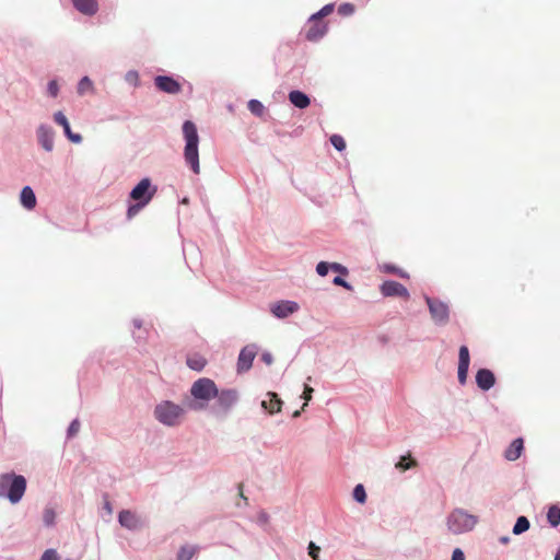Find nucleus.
<instances>
[{"mask_svg":"<svg viewBox=\"0 0 560 560\" xmlns=\"http://www.w3.org/2000/svg\"><path fill=\"white\" fill-rule=\"evenodd\" d=\"M184 140V158L195 174L200 173L198 143L199 136L196 125L191 120H186L182 127Z\"/></svg>","mask_w":560,"mask_h":560,"instance_id":"1","label":"nucleus"},{"mask_svg":"<svg viewBox=\"0 0 560 560\" xmlns=\"http://www.w3.org/2000/svg\"><path fill=\"white\" fill-rule=\"evenodd\" d=\"M26 490V479L22 475L5 472L0 475V498L11 503L20 502Z\"/></svg>","mask_w":560,"mask_h":560,"instance_id":"2","label":"nucleus"},{"mask_svg":"<svg viewBox=\"0 0 560 560\" xmlns=\"http://www.w3.org/2000/svg\"><path fill=\"white\" fill-rule=\"evenodd\" d=\"M191 396L196 399L189 407L195 410L205 408L206 402L217 397L218 388L214 382L208 377L197 380L190 388Z\"/></svg>","mask_w":560,"mask_h":560,"instance_id":"3","label":"nucleus"},{"mask_svg":"<svg viewBox=\"0 0 560 560\" xmlns=\"http://www.w3.org/2000/svg\"><path fill=\"white\" fill-rule=\"evenodd\" d=\"M184 415L185 410L183 407L168 400L159 404L154 409L155 418L168 427L179 424Z\"/></svg>","mask_w":560,"mask_h":560,"instance_id":"4","label":"nucleus"},{"mask_svg":"<svg viewBox=\"0 0 560 560\" xmlns=\"http://www.w3.org/2000/svg\"><path fill=\"white\" fill-rule=\"evenodd\" d=\"M478 520L475 515L468 514L464 510H454L447 518V527L453 534H462L471 530Z\"/></svg>","mask_w":560,"mask_h":560,"instance_id":"5","label":"nucleus"},{"mask_svg":"<svg viewBox=\"0 0 560 560\" xmlns=\"http://www.w3.org/2000/svg\"><path fill=\"white\" fill-rule=\"evenodd\" d=\"M156 191L158 188L152 186L150 178H142L130 191V198L135 201L142 202V205H148Z\"/></svg>","mask_w":560,"mask_h":560,"instance_id":"6","label":"nucleus"},{"mask_svg":"<svg viewBox=\"0 0 560 560\" xmlns=\"http://www.w3.org/2000/svg\"><path fill=\"white\" fill-rule=\"evenodd\" d=\"M432 319L438 324H446L448 320V306L435 299L425 298Z\"/></svg>","mask_w":560,"mask_h":560,"instance_id":"7","label":"nucleus"},{"mask_svg":"<svg viewBox=\"0 0 560 560\" xmlns=\"http://www.w3.org/2000/svg\"><path fill=\"white\" fill-rule=\"evenodd\" d=\"M326 32L327 24L323 20L317 19V15H312L305 32L306 39L310 42H316L320 39Z\"/></svg>","mask_w":560,"mask_h":560,"instance_id":"8","label":"nucleus"},{"mask_svg":"<svg viewBox=\"0 0 560 560\" xmlns=\"http://www.w3.org/2000/svg\"><path fill=\"white\" fill-rule=\"evenodd\" d=\"M380 290L384 296H400L404 299H409V292L406 287L397 281H384Z\"/></svg>","mask_w":560,"mask_h":560,"instance_id":"9","label":"nucleus"},{"mask_svg":"<svg viewBox=\"0 0 560 560\" xmlns=\"http://www.w3.org/2000/svg\"><path fill=\"white\" fill-rule=\"evenodd\" d=\"M470 363L469 350L466 346H462L458 352V382L464 385L467 381L468 369Z\"/></svg>","mask_w":560,"mask_h":560,"instance_id":"10","label":"nucleus"},{"mask_svg":"<svg viewBox=\"0 0 560 560\" xmlns=\"http://www.w3.org/2000/svg\"><path fill=\"white\" fill-rule=\"evenodd\" d=\"M154 83L160 91L168 94H177L182 90L179 82L167 75H158L154 79Z\"/></svg>","mask_w":560,"mask_h":560,"instance_id":"11","label":"nucleus"},{"mask_svg":"<svg viewBox=\"0 0 560 560\" xmlns=\"http://www.w3.org/2000/svg\"><path fill=\"white\" fill-rule=\"evenodd\" d=\"M298 310L299 305L293 301H279L271 305V313L278 318H285Z\"/></svg>","mask_w":560,"mask_h":560,"instance_id":"12","label":"nucleus"},{"mask_svg":"<svg viewBox=\"0 0 560 560\" xmlns=\"http://www.w3.org/2000/svg\"><path fill=\"white\" fill-rule=\"evenodd\" d=\"M118 522L122 527L130 530L138 529L141 526L140 517L137 515V513L130 510L120 511L118 515Z\"/></svg>","mask_w":560,"mask_h":560,"instance_id":"13","label":"nucleus"},{"mask_svg":"<svg viewBox=\"0 0 560 560\" xmlns=\"http://www.w3.org/2000/svg\"><path fill=\"white\" fill-rule=\"evenodd\" d=\"M54 120L56 124L62 126L63 128V131H65V135L67 136V138L73 142V143H80L82 141V136L79 135V133H73L71 131V128H70V125H69V121L67 119V117L63 115L62 112H57L55 115H54Z\"/></svg>","mask_w":560,"mask_h":560,"instance_id":"14","label":"nucleus"},{"mask_svg":"<svg viewBox=\"0 0 560 560\" xmlns=\"http://www.w3.org/2000/svg\"><path fill=\"white\" fill-rule=\"evenodd\" d=\"M476 383L482 390H489L495 383L494 374L488 369H480L476 374Z\"/></svg>","mask_w":560,"mask_h":560,"instance_id":"15","label":"nucleus"},{"mask_svg":"<svg viewBox=\"0 0 560 560\" xmlns=\"http://www.w3.org/2000/svg\"><path fill=\"white\" fill-rule=\"evenodd\" d=\"M38 141L46 151L54 149V132L50 127L40 126L37 130Z\"/></svg>","mask_w":560,"mask_h":560,"instance_id":"16","label":"nucleus"},{"mask_svg":"<svg viewBox=\"0 0 560 560\" xmlns=\"http://www.w3.org/2000/svg\"><path fill=\"white\" fill-rule=\"evenodd\" d=\"M261 406L266 409L270 415L277 413L281 411L282 400L276 393H268L266 395V399L261 401Z\"/></svg>","mask_w":560,"mask_h":560,"instance_id":"17","label":"nucleus"},{"mask_svg":"<svg viewBox=\"0 0 560 560\" xmlns=\"http://www.w3.org/2000/svg\"><path fill=\"white\" fill-rule=\"evenodd\" d=\"M78 11L86 15H93L97 11L96 0H72Z\"/></svg>","mask_w":560,"mask_h":560,"instance_id":"18","label":"nucleus"},{"mask_svg":"<svg viewBox=\"0 0 560 560\" xmlns=\"http://www.w3.org/2000/svg\"><path fill=\"white\" fill-rule=\"evenodd\" d=\"M217 398L220 408L226 410L235 402L237 395L234 390L229 389L220 393L218 392Z\"/></svg>","mask_w":560,"mask_h":560,"instance_id":"19","label":"nucleus"},{"mask_svg":"<svg viewBox=\"0 0 560 560\" xmlns=\"http://www.w3.org/2000/svg\"><path fill=\"white\" fill-rule=\"evenodd\" d=\"M524 448V442L523 439H515L511 445L505 450L504 457L508 460H516Z\"/></svg>","mask_w":560,"mask_h":560,"instance_id":"20","label":"nucleus"},{"mask_svg":"<svg viewBox=\"0 0 560 560\" xmlns=\"http://www.w3.org/2000/svg\"><path fill=\"white\" fill-rule=\"evenodd\" d=\"M21 203L27 210H33L36 206V196L30 186H25L20 195Z\"/></svg>","mask_w":560,"mask_h":560,"instance_id":"21","label":"nucleus"},{"mask_svg":"<svg viewBox=\"0 0 560 560\" xmlns=\"http://www.w3.org/2000/svg\"><path fill=\"white\" fill-rule=\"evenodd\" d=\"M187 365L194 371H202L207 365V359L199 353H190L186 359Z\"/></svg>","mask_w":560,"mask_h":560,"instance_id":"22","label":"nucleus"},{"mask_svg":"<svg viewBox=\"0 0 560 560\" xmlns=\"http://www.w3.org/2000/svg\"><path fill=\"white\" fill-rule=\"evenodd\" d=\"M290 102L298 108H306L310 105V98L301 91H291L289 93Z\"/></svg>","mask_w":560,"mask_h":560,"instance_id":"23","label":"nucleus"},{"mask_svg":"<svg viewBox=\"0 0 560 560\" xmlns=\"http://www.w3.org/2000/svg\"><path fill=\"white\" fill-rule=\"evenodd\" d=\"M196 552V546H183L177 553V560H190Z\"/></svg>","mask_w":560,"mask_h":560,"instance_id":"24","label":"nucleus"},{"mask_svg":"<svg viewBox=\"0 0 560 560\" xmlns=\"http://www.w3.org/2000/svg\"><path fill=\"white\" fill-rule=\"evenodd\" d=\"M418 464L417 462L410 457V455L401 456L399 462L396 464V468L405 471L407 469L416 467Z\"/></svg>","mask_w":560,"mask_h":560,"instance_id":"25","label":"nucleus"},{"mask_svg":"<svg viewBox=\"0 0 560 560\" xmlns=\"http://www.w3.org/2000/svg\"><path fill=\"white\" fill-rule=\"evenodd\" d=\"M529 521L525 516H520L513 527L514 535H521L529 528Z\"/></svg>","mask_w":560,"mask_h":560,"instance_id":"26","label":"nucleus"},{"mask_svg":"<svg viewBox=\"0 0 560 560\" xmlns=\"http://www.w3.org/2000/svg\"><path fill=\"white\" fill-rule=\"evenodd\" d=\"M547 520L551 526L556 527L560 525V508L551 506L547 512Z\"/></svg>","mask_w":560,"mask_h":560,"instance_id":"27","label":"nucleus"},{"mask_svg":"<svg viewBox=\"0 0 560 560\" xmlns=\"http://www.w3.org/2000/svg\"><path fill=\"white\" fill-rule=\"evenodd\" d=\"M247 105L253 114L257 116H261L264 114L265 107L259 101L252 100L247 103Z\"/></svg>","mask_w":560,"mask_h":560,"instance_id":"28","label":"nucleus"},{"mask_svg":"<svg viewBox=\"0 0 560 560\" xmlns=\"http://www.w3.org/2000/svg\"><path fill=\"white\" fill-rule=\"evenodd\" d=\"M353 498L359 503H364L366 501L365 489L362 485H357L353 489Z\"/></svg>","mask_w":560,"mask_h":560,"instance_id":"29","label":"nucleus"},{"mask_svg":"<svg viewBox=\"0 0 560 560\" xmlns=\"http://www.w3.org/2000/svg\"><path fill=\"white\" fill-rule=\"evenodd\" d=\"M92 88H93L92 81L88 77H84L79 82L78 93L82 95L85 92L91 91Z\"/></svg>","mask_w":560,"mask_h":560,"instance_id":"30","label":"nucleus"},{"mask_svg":"<svg viewBox=\"0 0 560 560\" xmlns=\"http://www.w3.org/2000/svg\"><path fill=\"white\" fill-rule=\"evenodd\" d=\"M56 512L51 508H46L43 512V521L47 526H51L55 523Z\"/></svg>","mask_w":560,"mask_h":560,"instance_id":"31","label":"nucleus"},{"mask_svg":"<svg viewBox=\"0 0 560 560\" xmlns=\"http://www.w3.org/2000/svg\"><path fill=\"white\" fill-rule=\"evenodd\" d=\"M330 142L335 147V149H337L338 151H342L346 149V141L339 135H332L330 137Z\"/></svg>","mask_w":560,"mask_h":560,"instance_id":"32","label":"nucleus"},{"mask_svg":"<svg viewBox=\"0 0 560 560\" xmlns=\"http://www.w3.org/2000/svg\"><path fill=\"white\" fill-rule=\"evenodd\" d=\"M147 205H142V202H139V201H136L135 205H131L129 206L128 210H127V217L128 219H131L133 218L135 215H137L139 213V211L145 207Z\"/></svg>","mask_w":560,"mask_h":560,"instance_id":"33","label":"nucleus"},{"mask_svg":"<svg viewBox=\"0 0 560 560\" xmlns=\"http://www.w3.org/2000/svg\"><path fill=\"white\" fill-rule=\"evenodd\" d=\"M354 12V5L352 3H342L338 8V13L345 16L351 15Z\"/></svg>","mask_w":560,"mask_h":560,"instance_id":"34","label":"nucleus"},{"mask_svg":"<svg viewBox=\"0 0 560 560\" xmlns=\"http://www.w3.org/2000/svg\"><path fill=\"white\" fill-rule=\"evenodd\" d=\"M332 11H334V4H326L314 15H317V19L322 20L324 16L329 15Z\"/></svg>","mask_w":560,"mask_h":560,"instance_id":"35","label":"nucleus"},{"mask_svg":"<svg viewBox=\"0 0 560 560\" xmlns=\"http://www.w3.org/2000/svg\"><path fill=\"white\" fill-rule=\"evenodd\" d=\"M313 392H314V389L311 386H308V385L304 386V392L302 394V398L305 400V402L302 406V410H304L307 402L312 399Z\"/></svg>","mask_w":560,"mask_h":560,"instance_id":"36","label":"nucleus"},{"mask_svg":"<svg viewBox=\"0 0 560 560\" xmlns=\"http://www.w3.org/2000/svg\"><path fill=\"white\" fill-rule=\"evenodd\" d=\"M329 268L330 265L328 262L320 261L316 267V271L319 276L325 277L328 273Z\"/></svg>","mask_w":560,"mask_h":560,"instance_id":"37","label":"nucleus"},{"mask_svg":"<svg viewBox=\"0 0 560 560\" xmlns=\"http://www.w3.org/2000/svg\"><path fill=\"white\" fill-rule=\"evenodd\" d=\"M40 560H59V556H58V553L56 552V550H54V549H47V550L43 553V556H42Z\"/></svg>","mask_w":560,"mask_h":560,"instance_id":"38","label":"nucleus"},{"mask_svg":"<svg viewBox=\"0 0 560 560\" xmlns=\"http://www.w3.org/2000/svg\"><path fill=\"white\" fill-rule=\"evenodd\" d=\"M79 430H80V422H79V420L75 419L70 423V425L68 428V435L74 436L79 432Z\"/></svg>","mask_w":560,"mask_h":560,"instance_id":"39","label":"nucleus"},{"mask_svg":"<svg viewBox=\"0 0 560 560\" xmlns=\"http://www.w3.org/2000/svg\"><path fill=\"white\" fill-rule=\"evenodd\" d=\"M382 269L385 271V272H388V273H395V275H398L400 277H405L404 272L400 271L397 267L395 266H392V265H384L382 267Z\"/></svg>","mask_w":560,"mask_h":560,"instance_id":"40","label":"nucleus"},{"mask_svg":"<svg viewBox=\"0 0 560 560\" xmlns=\"http://www.w3.org/2000/svg\"><path fill=\"white\" fill-rule=\"evenodd\" d=\"M58 92H59V86H58V83L57 81L52 80L48 83V93L52 96V97H56L58 95Z\"/></svg>","mask_w":560,"mask_h":560,"instance_id":"41","label":"nucleus"},{"mask_svg":"<svg viewBox=\"0 0 560 560\" xmlns=\"http://www.w3.org/2000/svg\"><path fill=\"white\" fill-rule=\"evenodd\" d=\"M319 547L316 546L313 541L308 545V555L313 558V560L318 558Z\"/></svg>","mask_w":560,"mask_h":560,"instance_id":"42","label":"nucleus"},{"mask_svg":"<svg viewBox=\"0 0 560 560\" xmlns=\"http://www.w3.org/2000/svg\"><path fill=\"white\" fill-rule=\"evenodd\" d=\"M245 365V347L241 349L240 351V354H238V362H237V366H238V371H241Z\"/></svg>","mask_w":560,"mask_h":560,"instance_id":"43","label":"nucleus"},{"mask_svg":"<svg viewBox=\"0 0 560 560\" xmlns=\"http://www.w3.org/2000/svg\"><path fill=\"white\" fill-rule=\"evenodd\" d=\"M330 268H331L332 270L337 271V272L342 273V275H347V273H348L347 268H346V267H343V266H342V265H340V264H337V262H332V264L330 265Z\"/></svg>","mask_w":560,"mask_h":560,"instance_id":"44","label":"nucleus"},{"mask_svg":"<svg viewBox=\"0 0 560 560\" xmlns=\"http://www.w3.org/2000/svg\"><path fill=\"white\" fill-rule=\"evenodd\" d=\"M452 560H465V555H464V552H463L459 548H456V549L453 551Z\"/></svg>","mask_w":560,"mask_h":560,"instance_id":"45","label":"nucleus"},{"mask_svg":"<svg viewBox=\"0 0 560 560\" xmlns=\"http://www.w3.org/2000/svg\"><path fill=\"white\" fill-rule=\"evenodd\" d=\"M334 283H335L336 285H340V287H343V288H347V289H349V288H350V285L348 284V282H347V281H345L341 277H336V278L334 279Z\"/></svg>","mask_w":560,"mask_h":560,"instance_id":"46","label":"nucleus"},{"mask_svg":"<svg viewBox=\"0 0 560 560\" xmlns=\"http://www.w3.org/2000/svg\"><path fill=\"white\" fill-rule=\"evenodd\" d=\"M261 360L267 364L270 365L273 362V358L269 352H266L261 355Z\"/></svg>","mask_w":560,"mask_h":560,"instance_id":"47","label":"nucleus"},{"mask_svg":"<svg viewBox=\"0 0 560 560\" xmlns=\"http://www.w3.org/2000/svg\"><path fill=\"white\" fill-rule=\"evenodd\" d=\"M259 521L262 523V524H266L268 522V515L266 513H260L259 515Z\"/></svg>","mask_w":560,"mask_h":560,"instance_id":"48","label":"nucleus"},{"mask_svg":"<svg viewBox=\"0 0 560 560\" xmlns=\"http://www.w3.org/2000/svg\"><path fill=\"white\" fill-rule=\"evenodd\" d=\"M254 357H255V354H250V355H249V354L247 353V365H246V369H247V370L250 368V365H252V361H253Z\"/></svg>","mask_w":560,"mask_h":560,"instance_id":"49","label":"nucleus"},{"mask_svg":"<svg viewBox=\"0 0 560 560\" xmlns=\"http://www.w3.org/2000/svg\"><path fill=\"white\" fill-rule=\"evenodd\" d=\"M238 493H240V495L242 498H245L244 492H243V485L242 483L238 486Z\"/></svg>","mask_w":560,"mask_h":560,"instance_id":"50","label":"nucleus"},{"mask_svg":"<svg viewBox=\"0 0 560 560\" xmlns=\"http://www.w3.org/2000/svg\"><path fill=\"white\" fill-rule=\"evenodd\" d=\"M301 411H302V409H301V410H295V411L293 412L292 417H293V418H298V417H300Z\"/></svg>","mask_w":560,"mask_h":560,"instance_id":"51","label":"nucleus"},{"mask_svg":"<svg viewBox=\"0 0 560 560\" xmlns=\"http://www.w3.org/2000/svg\"><path fill=\"white\" fill-rule=\"evenodd\" d=\"M555 560H560V548L558 549V551L556 553Z\"/></svg>","mask_w":560,"mask_h":560,"instance_id":"52","label":"nucleus"},{"mask_svg":"<svg viewBox=\"0 0 560 560\" xmlns=\"http://www.w3.org/2000/svg\"><path fill=\"white\" fill-rule=\"evenodd\" d=\"M501 541L505 544V542H508V541H509V538L503 537V538L501 539Z\"/></svg>","mask_w":560,"mask_h":560,"instance_id":"53","label":"nucleus"}]
</instances>
